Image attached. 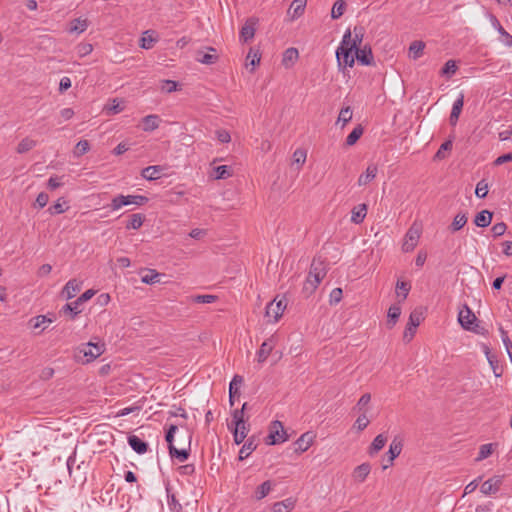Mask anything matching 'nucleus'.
Masks as SVG:
<instances>
[{"instance_id":"nucleus-1","label":"nucleus","mask_w":512,"mask_h":512,"mask_svg":"<svg viewBox=\"0 0 512 512\" xmlns=\"http://www.w3.org/2000/svg\"><path fill=\"white\" fill-rule=\"evenodd\" d=\"M352 34L350 29H347L342 37L340 46L336 50V59L339 69L346 67L352 68L354 66V55L351 54Z\"/></svg>"},{"instance_id":"nucleus-2","label":"nucleus","mask_w":512,"mask_h":512,"mask_svg":"<svg viewBox=\"0 0 512 512\" xmlns=\"http://www.w3.org/2000/svg\"><path fill=\"white\" fill-rule=\"evenodd\" d=\"M149 201V198L144 195H122L119 194L115 196L111 203L109 204V207L112 211H116L121 209L123 206L127 205H137V206H143L147 204Z\"/></svg>"},{"instance_id":"nucleus-3","label":"nucleus","mask_w":512,"mask_h":512,"mask_svg":"<svg viewBox=\"0 0 512 512\" xmlns=\"http://www.w3.org/2000/svg\"><path fill=\"white\" fill-rule=\"evenodd\" d=\"M94 295L95 291L93 289H88L75 301L65 304L62 308V311L64 313L69 312L71 314V319H75V317L82 311L81 305L86 301L90 300Z\"/></svg>"},{"instance_id":"nucleus-4","label":"nucleus","mask_w":512,"mask_h":512,"mask_svg":"<svg viewBox=\"0 0 512 512\" xmlns=\"http://www.w3.org/2000/svg\"><path fill=\"white\" fill-rule=\"evenodd\" d=\"M105 351V345L103 343H84L79 347V353L83 354L85 362L89 363L102 355Z\"/></svg>"},{"instance_id":"nucleus-5","label":"nucleus","mask_w":512,"mask_h":512,"mask_svg":"<svg viewBox=\"0 0 512 512\" xmlns=\"http://www.w3.org/2000/svg\"><path fill=\"white\" fill-rule=\"evenodd\" d=\"M288 439L287 433L284 430L282 422L275 420L271 423L270 433L267 437L266 443L268 445H276L285 442Z\"/></svg>"},{"instance_id":"nucleus-6","label":"nucleus","mask_w":512,"mask_h":512,"mask_svg":"<svg viewBox=\"0 0 512 512\" xmlns=\"http://www.w3.org/2000/svg\"><path fill=\"white\" fill-rule=\"evenodd\" d=\"M286 306L287 299L285 297H282L279 300L274 299L266 306V316L268 318H272L274 322H277L282 316Z\"/></svg>"},{"instance_id":"nucleus-7","label":"nucleus","mask_w":512,"mask_h":512,"mask_svg":"<svg viewBox=\"0 0 512 512\" xmlns=\"http://www.w3.org/2000/svg\"><path fill=\"white\" fill-rule=\"evenodd\" d=\"M184 440L186 441L187 447L178 449L176 448V446H171V448L169 449V454L171 458H176L179 462H185L190 456L192 433L186 431L184 435Z\"/></svg>"},{"instance_id":"nucleus-8","label":"nucleus","mask_w":512,"mask_h":512,"mask_svg":"<svg viewBox=\"0 0 512 512\" xmlns=\"http://www.w3.org/2000/svg\"><path fill=\"white\" fill-rule=\"evenodd\" d=\"M503 480V475H495L489 478L480 486L481 493L487 496L495 495L500 490Z\"/></svg>"},{"instance_id":"nucleus-9","label":"nucleus","mask_w":512,"mask_h":512,"mask_svg":"<svg viewBox=\"0 0 512 512\" xmlns=\"http://www.w3.org/2000/svg\"><path fill=\"white\" fill-rule=\"evenodd\" d=\"M422 320V314L418 313L417 311L411 312L409 316V321L405 327L404 333H403V339L406 342H409L412 340L416 333V328L420 325V322Z\"/></svg>"},{"instance_id":"nucleus-10","label":"nucleus","mask_w":512,"mask_h":512,"mask_svg":"<svg viewBox=\"0 0 512 512\" xmlns=\"http://www.w3.org/2000/svg\"><path fill=\"white\" fill-rule=\"evenodd\" d=\"M353 51L355 52L354 59L356 58L359 64L364 66H371L374 64L373 52L369 45L358 47Z\"/></svg>"},{"instance_id":"nucleus-11","label":"nucleus","mask_w":512,"mask_h":512,"mask_svg":"<svg viewBox=\"0 0 512 512\" xmlns=\"http://www.w3.org/2000/svg\"><path fill=\"white\" fill-rule=\"evenodd\" d=\"M327 274V267L321 260L313 259L308 276L314 278L316 284H320Z\"/></svg>"},{"instance_id":"nucleus-12","label":"nucleus","mask_w":512,"mask_h":512,"mask_svg":"<svg viewBox=\"0 0 512 512\" xmlns=\"http://www.w3.org/2000/svg\"><path fill=\"white\" fill-rule=\"evenodd\" d=\"M420 237V229L415 225L411 226L405 235V241L403 243V250L410 252L416 247Z\"/></svg>"},{"instance_id":"nucleus-13","label":"nucleus","mask_w":512,"mask_h":512,"mask_svg":"<svg viewBox=\"0 0 512 512\" xmlns=\"http://www.w3.org/2000/svg\"><path fill=\"white\" fill-rule=\"evenodd\" d=\"M256 24H257V19H255V18H249L246 20L245 24L242 26L240 33H239L240 41L247 43L254 38L255 31H256Z\"/></svg>"},{"instance_id":"nucleus-14","label":"nucleus","mask_w":512,"mask_h":512,"mask_svg":"<svg viewBox=\"0 0 512 512\" xmlns=\"http://www.w3.org/2000/svg\"><path fill=\"white\" fill-rule=\"evenodd\" d=\"M458 321L465 330H474L472 324L477 321V318L472 310L464 305V309L458 314Z\"/></svg>"},{"instance_id":"nucleus-15","label":"nucleus","mask_w":512,"mask_h":512,"mask_svg":"<svg viewBox=\"0 0 512 512\" xmlns=\"http://www.w3.org/2000/svg\"><path fill=\"white\" fill-rule=\"evenodd\" d=\"M402 448H403L402 441L400 439H398L397 437H395L392 440V442L389 446V450L387 452V455H388L387 464H384L382 466V468L384 470L393 464V461L395 460V458H397L400 455Z\"/></svg>"},{"instance_id":"nucleus-16","label":"nucleus","mask_w":512,"mask_h":512,"mask_svg":"<svg viewBox=\"0 0 512 512\" xmlns=\"http://www.w3.org/2000/svg\"><path fill=\"white\" fill-rule=\"evenodd\" d=\"M244 382V379L242 376L236 374L232 378L230 384H229V404L230 406H234L235 404V398L240 397V388Z\"/></svg>"},{"instance_id":"nucleus-17","label":"nucleus","mask_w":512,"mask_h":512,"mask_svg":"<svg viewBox=\"0 0 512 512\" xmlns=\"http://www.w3.org/2000/svg\"><path fill=\"white\" fill-rule=\"evenodd\" d=\"M127 441H128L129 446L137 454H140V455L145 454L148 451V448H149L148 443L136 435H129L127 438Z\"/></svg>"},{"instance_id":"nucleus-18","label":"nucleus","mask_w":512,"mask_h":512,"mask_svg":"<svg viewBox=\"0 0 512 512\" xmlns=\"http://www.w3.org/2000/svg\"><path fill=\"white\" fill-rule=\"evenodd\" d=\"M314 435L312 432L302 434L294 443L296 452H305L312 445Z\"/></svg>"},{"instance_id":"nucleus-19","label":"nucleus","mask_w":512,"mask_h":512,"mask_svg":"<svg viewBox=\"0 0 512 512\" xmlns=\"http://www.w3.org/2000/svg\"><path fill=\"white\" fill-rule=\"evenodd\" d=\"M274 348V337L266 339L260 346L257 352L258 362L263 363L266 361Z\"/></svg>"},{"instance_id":"nucleus-20","label":"nucleus","mask_w":512,"mask_h":512,"mask_svg":"<svg viewBox=\"0 0 512 512\" xmlns=\"http://www.w3.org/2000/svg\"><path fill=\"white\" fill-rule=\"evenodd\" d=\"M81 286L82 282L77 279H71L64 286L62 295H64L66 299H72L81 290Z\"/></svg>"},{"instance_id":"nucleus-21","label":"nucleus","mask_w":512,"mask_h":512,"mask_svg":"<svg viewBox=\"0 0 512 512\" xmlns=\"http://www.w3.org/2000/svg\"><path fill=\"white\" fill-rule=\"evenodd\" d=\"M161 119L159 115L150 114L142 119V130L145 132H152L160 125Z\"/></svg>"},{"instance_id":"nucleus-22","label":"nucleus","mask_w":512,"mask_h":512,"mask_svg":"<svg viewBox=\"0 0 512 512\" xmlns=\"http://www.w3.org/2000/svg\"><path fill=\"white\" fill-rule=\"evenodd\" d=\"M163 171L164 167L161 165L148 166L142 169L141 176L148 181H153L157 180Z\"/></svg>"},{"instance_id":"nucleus-23","label":"nucleus","mask_w":512,"mask_h":512,"mask_svg":"<svg viewBox=\"0 0 512 512\" xmlns=\"http://www.w3.org/2000/svg\"><path fill=\"white\" fill-rule=\"evenodd\" d=\"M484 352L495 377H501L503 374V367L499 365L497 356L492 354L487 346H485Z\"/></svg>"},{"instance_id":"nucleus-24","label":"nucleus","mask_w":512,"mask_h":512,"mask_svg":"<svg viewBox=\"0 0 512 512\" xmlns=\"http://www.w3.org/2000/svg\"><path fill=\"white\" fill-rule=\"evenodd\" d=\"M258 444L255 436H250L239 451V460L246 459L254 450H256Z\"/></svg>"},{"instance_id":"nucleus-25","label":"nucleus","mask_w":512,"mask_h":512,"mask_svg":"<svg viewBox=\"0 0 512 512\" xmlns=\"http://www.w3.org/2000/svg\"><path fill=\"white\" fill-rule=\"evenodd\" d=\"M296 505V500L292 497H289L283 501H279L273 504L271 512H290L294 509Z\"/></svg>"},{"instance_id":"nucleus-26","label":"nucleus","mask_w":512,"mask_h":512,"mask_svg":"<svg viewBox=\"0 0 512 512\" xmlns=\"http://www.w3.org/2000/svg\"><path fill=\"white\" fill-rule=\"evenodd\" d=\"M371 471V466L369 463H362L361 465H358L353 470V478L355 481L362 483L366 480L367 476L369 475Z\"/></svg>"},{"instance_id":"nucleus-27","label":"nucleus","mask_w":512,"mask_h":512,"mask_svg":"<svg viewBox=\"0 0 512 512\" xmlns=\"http://www.w3.org/2000/svg\"><path fill=\"white\" fill-rule=\"evenodd\" d=\"M377 166L374 164L368 165L366 171L362 173L358 178V185L364 186L371 182L377 175Z\"/></svg>"},{"instance_id":"nucleus-28","label":"nucleus","mask_w":512,"mask_h":512,"mask_svg":"<svg viewBox=\"0 0 512 512\" xmlns=\"http://www.w3.org/2000/svg\"><path fill=\"white\" fill-rule=\"evenodd\" d=\"M493 213L489 210H482L476 214L474 224L478 227L485 228L491 224Z\"/></svg>"},{"instance_id":"nucleus-29","label":"nucleus","mask_w":512,"mask_h":512,"mask_svg":"<svg viewBox=\"0 0 512 512\" xmlns=\"http://www.w3.org/2000/svg\"><path fill=\"white\" fill-rule=\"evenodd\" d=\"M401 315V307L398 304H393L389 307L387 313V326L388 328H392L397 323L399 317Z\"/></svg>"},{"instance_id":"nucleus-30","label":"nucleus","mask_w":512,"mask_h":512,"mask_svg":"<svg viewBox=\"0 0 512 512\" xmlns=\"http://www.w3.org/2000/svg\"><path fill=\"white\" fill-rule=\"evenodd\" d=\"M195 60L199 63L206 64V65H212L215 64L218 60L217 54H211L204 52L202 50H198L195 54Z\"/></svg>"},{"instance_id":"nucleus-31","label":"nucleus","mask_w":512,"mask_h":512,"mask_svg":"<svg viewBox=\"0 0 512 512\" xmlns=\"http://www.w3.org/2000/svg\"><path fill=\"white\" fill-rule=\"evenodd\" d=\"M351 221L355 224H359L363 222L364 218L367 214V205L359 204L357 207H354L352 210Z\"/></svg>"},{"instance_id":"nucleus-32","label":"nucleus","mask_w":512,"mask_h":512,"mask_svg":"<svg viewBox=\"0 0 512 512\" xmlns=\"http://www.w3.org/2000/svg\"><path fill=\"white\" fill-rule=\"evenodd\" d=\"M298 57H299L298 50L296 48L290 47V48L286 49L283 54L282 64L285 67H289L296 62Z\"/></svg>"},{"instance_id":"nucleus-33","label":"nucleus","mask_w":512,"mask_h":512,"mask_svg":"<svg viewBox=\"0 0 512 512\" xmlns=\"http://www.w3.org/2000/svg\"><path fill=\"white\" fill-rule=\"evenodd\" d=\"M154 34L155 32L152 30L145 31L140 40V47L146 50L151 49L157 42V37H155Z\"/></svg>"},{"instance_id":"nucleus-34","label":"nucleus","mask_w":512,"mask_h":512,"mask_svg":"<svg viewBox=\"0 0 512 512\" xmlns=\"http://www.w3.org/2000/svg\"><path fill=\"white\" fill-rule=\"evenodd\" d=\"M273 483L270 480L264 481L262 484H260L255 492L254 497L256 500H261L265 498L269 492L272 490Z\"/></svg>"},{"instance_id":"nucleus-35","label":"nucleus","mask_w":512,"mask_h":512,"mask_svg":"<svg viewBox=\"0 0 512 512\" xmlns=\"http://www.w3.org/2000/svg\"><path fill=\"white\" fill-rule=\"evenodd\" d=\"M424 48L425 43L423 41H413L409 47V56L414 60L420 58L423 54Z\"/></svg>"},{"instance_id":"nucleus-36","label":"nucleus","mask_w":512,"mask_h":512,"mask_svg":"<svg viewBox=\"0 0 512 512\" xmlns=\"http://www.w3.org/2000/svg\"><path fill=\"white\" fill-rule=\"evenodd\" d=\"M363 132V127L360 124H358L346 137L345 145L353 146L354 144H356L360 137L363 135Z\"/></svg>"},{"instance_id":"nucleus-37","label":"nucleus","mask_w":512,"mask_h":512,"mask_svg":"<svg viewBox=\"0 0 512 512\" xmlns=\"http://www.w3.org/2000/svg\"><path fill=\"white\" fill-rule=\"evenodd\" d=\"M387 438L383 434L377 435L369 447V454L372 456L379 452L386 444Z\"/></svg>"},{"instance_id":"nucleus-38","label":"nucleus","mask_w":512,"mask_h":512,"mask_svg":"<svg viewBox=\"0 0 512 512\" xmlns=\"http://www.w3.org/2000/svg\"><path fill=\"white\" fill-rule=\"evenodd\" d=\"M36 145H37V141H35L29 137H25L19 142L16 150H17V153L24 154V153L30 151L31 149H33L34 147H36Z\"/></svg>"},{"instance_id":"nucleus-39","label":"nucleus","mask_w":512,"mask_h":512,"mask_svg":"<svg viewBox=\"0 0 512 512\" xmlns=\"http://www.w3.org/2000/svg\"><path fill=\"white\" fill-rule=\"evenodd\" d=\"M144 220H145V216L143 214H140V213L132 214L126 224V229L137 230L143 225Z\"/></svg>"},{"instance_id":"nucleus-40","label":"nucleus","mask_w":512,"mask_h":512,"mask_svg":"<svg viewBox=\"0 0 512 512\" xmlns=\"http://www.w3.org/2000/svg\"><path fill=\"white\" fill-rule=\"evenodd\" d=\"M307 4V0H293V2L290 5L289 10H293L292 18L296 19L299 18L305 10Z\"/></svg>"},{"instance_id":"nucleus-41","label":"nucleus","mask_w":512,"mask_h":512,"mask_svg":"<svg viewBox=\"0 0 512 512\" xmlns=\"http://www.w3.org/2000/svg\"><path fill=\"white\" fill-rule=\"evenodd\" d=\"M163 276V274L158 273L154 269H148L147 273L141 277V281L145 284H155L160 282V277Z\"/></svg>"},{"instance_id":"nucleus-42","label":"nucleus","mask_w":512,"mask_h":512,"mask_svg":"<svg viewBox=\"0 0 512 512\" xmlns=\"http://www.w3.org/2000/svg\"><path fill=\"white\" fill-rule=\"evenodd\" d=\"M318 285L319 284H316L314 282V278L307 276V279L304 282L303 288H302L303 296L305 298L310 297L315 292V290L317 289Z\"/></svg>"},{"instance_id":"nucleus-43","label":"nucleus","mask_w":512,"mask_h":512,"mask_svg":"<svg viewBox=\"0 0 512 512\" xmlns=\"http://www.w3.org/2000/svg\"><path fill=\"white\" fill-rule=\"evenodd\" d=\"M215 179H227L232 176V168L228 165H220L214 168Z\"/></svg>"},{"instance_id":"nucleus-44","label":"nucleus","mask_w":512,"mask_h":512,"mask_svg":"<svg viewBox=\"0 0 512 512\" xmlns=\"http://www.w3.org/2000/svg\"><path fill=\"white\" fill-rule=\"evenodd\" d=\"M68 209L67 202L60 198L57 202L48 208V212L51 215L62 214Z\"/></svg>"},{"instance_id":"nucleus-45","label":"nucleus","mask_w":512,"mask_h":512,"mask_svg":"<svg viewBox=\"0 0 512 512\" xmlns=\"http://www.w3.org/2000/svg\"><path fill=\"white\" fill-rule=\"evenodd\" d=\"M494 446H496L494 443L481 445L478 456L476 457V461H482L488 458L493 453Z\"/></svg>"},{"instance_id":"nucleus-46","label":"nucleus","mask_w":512,"mask_h":512,"mask_svg":"<svg viewBox=\"0 0 512 512\" xmlns=\"http://www.w3.org/2000/svg\"><path fill=\"white\" fill-rule=\"evenodd\" d=\"M345 8H346L345 1L337 0L332 7V11H331L332 19H339L344 14Z\"/></svg>"},{"instance_id":"nucleus-47","label":"nucleus","mask_w":512,"mask_h":512,"mask_svg":"<svg viewBox=\"0 0 512 512\" xmlns=\"http://www.w3.org/2000/svg\"><path fill=\"white\" fill-rule=\"evenodd\" d=\"M466 223H467L466 214H457L454 217L452 224L450 225V229L452 232H456V231L462 229Z\"/></svg>"},{"instance_id":"nucleus-48","label":"nucleus","mask_w":512,"mask_h":512,"mask_svg":"<svg viewBox=\"0 0 512 512\" xmlns=\"http://www.w3.org/2000/svg\"><path fill=\"white\" fill-rule=\"evenodd\" d=\"M457 69L456 62L454 60H448L441 69V75L450 78L456 73Z\"/></svg>"},{"instance_id":"nucleus-49","label":"nucleus","mask_w":512,"mask_h":512,"mask_svg":"<svg viewBox=\"0 0 512 512\" xmlns=\"http://www.w3.org/2000/svg\"><path fill=\"white\" fill-rule=\"evenodd\" d=\"M453 146V140L451 138L444 141L441 146L439 147L438 151L435 154L436 159H444L446 157L445 152L450 151Z\"/></svg>"},{"instance_id":"nucleus-50","label":"nucleus","mask_w":512,"mask_h":512,"mask_svg":"<svg viewBox=\"0 0 512 512\" xmlns=\"http://www.w3.org/2000/svg\"><path fill=\"white\" fill-rule=\"evenodd\" d=\"M353 115V111L350 106L343 107L340 110L338 116V122H342V126H345L348 122L351 121Z\"/></svg>"},{"instance_id":"nucleus-51","label":"nucleus","mask_w":512,"mask_h":512,"mask_svg":"<svg viewBox=\"0 0 512 512\" xmlns=\"http://www.w3.org/2000/svg\"><path fill=\"white\" fill-rule=\"evenodd\" d=\"M167 503L170 508V510L179 512L182 509L181 504L177 500L175 494L170 493L169 489L167 488Z\"/></svg>"},{"instance_id":"nucleus-52","label":"nucleus","mask_w":512,"mask_h":512,"mask_svg":"<svg viewBox=\"0 0 512 512\" xmlns=\"http://www.w3.org/2000/svg\"><path fill=\"white\" fill-rule=\"evenodd\" d=\"M488 189V183L486 182L485 179H482L476 185L475 194L478 198L483 199L487 196Z\"/></svg>"},{"instance_id":"nucleus-53","label":"nucleus","mask_w":512,"mask_h":512,"mask_svg":"<svg viewBox=\"0 0 512 512\" xmlns=\"http://www.w3.org/2000/svg\"><path fill=\"white\" fill-rule=\"evenodd\" d=\"M90 149V143L87 140H80L74 150V155L80 157L87 153Z\"/></svg>"},{"instance_id":"nucleus-54","label":"nucleus","mask_w":512,"mask_h":512,"mask_svg":"<svg viewBox=\"0 0 512 512\" xmlns=\"http://www.w3.org/2000/svg\"><path fill=\"white\" fill-rule=\"evenodd\" d=\"M369 423L370 421L366 416V411H364L356 419L354 428H356L358 431H363L369 425Z\"/></svg>"},{"instance_id":"nucleus-55","label":"nucleus","mask_w":512,"mask_h":512,"mask_svg":"<svg viewBox=\"0 0 512 512\" xmlns=\"http://www.w3.org/2000/svg\"><path fill=\"white\" fill-rule=\"evenodd\" d=\"M371 395L369 393L363 394L360 399L358 400L356 406L354 407V410H358L360 412H364L366 410V406L370 403Z\"/></svg>"},{"instance_id":"nucleus-56","label":"nucleus","mask_w":512,"mask_h":512,"mask_svg":"<svg viewBox=\"0 0 512 512\" xmlns=\"http://www.w3.org/2000/svg\"><path fill=\"white\" fill-rule=\"evenodd\" d=\"M87 27H88L87 20L76 19V20H74L73 25L70 27V31L82 33L87 29Z\"/></svg>"},{"instance_id":"nucleus-57","label":"nucleus","mask_w":512,"mask_h":512,"mask_svg":"<svg viewBox=\"0 0 512 512\" xmlns=\"http://www.w3.org/2000/svg\"><path fill=\"white\" fill-rule=\"evenodd\" d=\"M218 299V296L211 294L196 295L193 296L192 300L195 303H213Z\"/></svg>"},{"instance_id":"nucleus-58","label":"nucleus","mask_w":512,"mask_h":512,"mask_svg":"<svg viewBox=\"0 0 512 512\" xmlns=\"http://www.w3.org/2000/svg\"><path fill=\"white\" fill-rule=\"evenodd\" d=\"M245 418H244V412L243 410H239V409H235L233 412H232V421L230 424H228V426H234V425H239L240 423H243L245 422Z\"/></svg>"},{"instance_id":"nucleus-59","label":"nucleus","mask_w":512,"mask_h":512,"mask_svg":"<svg viewBox=\"0 0 512 512\" xmlns=\"http://www.w3.org/2000/svg\"><path fill=\"white\" fill-rule=\"evenodd\" d=\"M307 152L304 149H296L293 153V162L298 165H303L306 161Z\"/></svg>"},{"instance_id":"nucleus-60","label":"nucleus","mask_w":512,"mask_h":512,"mask_svg":"<svg viewBox=\"0 0 512 512\" xmlns=\"http://www.w3.org/2000/svg\"><path fill=\"white\" fill-rule=\"evenodd\" d=\"M507 230V225L504 222L495 223L491 232L495 238L502 236Z\"/></svg>"},{"instance_id":"nucleus-61","label":"nucleus","mask_w":512,"mask_h":512,"mask_svg":"<svg viewBox=\"0 0 512 512\" xmlns=\"http://www.w3.org/2000/svg\"><path fill=\"white\" fill-rule=\"evenodd\" d=\"M260 54L258 51H254L252 48L250 49L247 55V61H249V65L252 66V69L255 68L260 63Z\"/></svg>"},{"instance_id":"nucleus-62","label":"nucleus","mask_w":512,"mask_h":512,"mask_svg":"<svg viewBox=\"0 0 512 512\" xmlns=\"http://www.w3.org/2000/svg\"><path fill=\"white\" fill-rule=\"evenodd\" d=\"M177 429H178V427L176 425L172 424L166 431L165 440L168 444V449H170L171 446H175L173 442H174V435H175V432L177 431Z\"/></svg>"},{"instance_id":"nucleus-63","label":"nucleus","mask_w":512,"mask_h":512,"mask_svg":"<svg viewBox=\"0 0 512 512\" xmlns=\"http://www.w3.org/2000/svg\"><path fill=\"white\" fill-rule=\"evenodd\" d=\"M396 289L400 290V293H398V295L402 294L403 300H405L407 298L408 294H409V291L411 289V285L408 282L398 281L396 283Z\"/></svg>"},{"instance_id":"nucleus-64","label":"nucleus","mask_w":512,"mask_h":512,"mask_svg":"<svg viewBox=\"0 0 512 512\" xmlns=\"http://www.w3.org/2000/svg\"><path fill=\"white\" fill-rule=\"evenodd\" d=\"M343 297V291L341 288H334L330 293V304H337Z\"/></svg>"}]
</instances>
